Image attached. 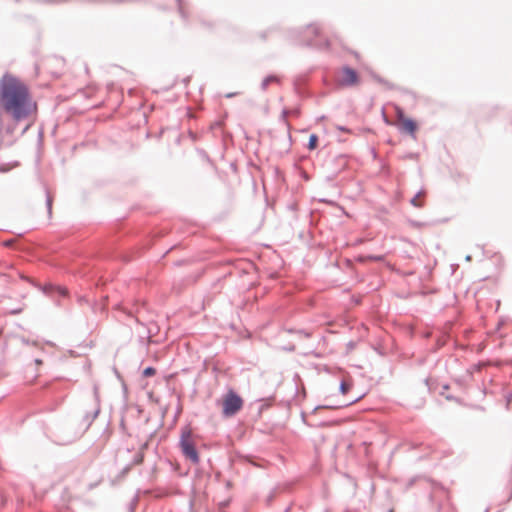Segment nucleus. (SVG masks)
I'll return each instance as SVG.
<instances>
[{
	"mask_svg": "<svg viewBox=\"0 0 512 512\" xmlns=\"http://www.w3.org/2000/svg\"><path fill=\"white\" fill-rule=\"evenodd\" d=\"M0 106L15 121L27 119L37 111L28 86L11 74L0 80Z\"/></svg>",
	"mask_w": 512,
	"mask_h": 512,
	"instance_id": "obj_1",
	"label": "nucleus"
},
{
	"mask_svg": "<svg viewBox=\"0 0 512 512\" xmlns=\"http://www.w3.org/2000/svg\"><path fill=\"white\" fill-rule=\"evenodd\" d=\"M179 445L182 453L187 459H189L193 464L199 463L200 458L196 450V440L189 427H185L181 430Z\"/></svg>",
	"mask_w": 512,
	"mask_h": 512,
	"instance_id": "obj_2",
	"label": "nucleus"
},
{
	"mask_svg": "<svg viewBox=\"0 0 512 512\" xmlns=\"http://www.w3.org/2000/svg\"><path fill=\"white\" fill-rule=\"evenodd\" d=\"M222 414L225 417H232L243 407V399L233 390H229L222 397Z\"/></svg>",
	"mask_w": 512,
	"mask_h": 512,
	"instance_id": "obj_3",
	"label": "nucleus"
},
{
	"mask_svg": "<svg viewBox=\"0 0 512 512\" xmlns=\"http://www.w3.org/2000/svg\"><path fill=\"white\" fill-rule=\"evenodd\" d=\"M395 114L397 119L396 125L398 126L399 130L415 138V134L418 129L417 123L413 119L407 117L403 109L398 106L395 108Z\"/></svg>",
	"mask_w": 512,
	"mask_h": 512,
	"instance_id": "obj_4",
	"label": "nucleus"
},
{
	"mask_svg": "<svg viewBox=\"0 0 512 512\" xmlns=\"http://www.w3.org/2000/svg\"><path fill=\"white\" fill-rule=\"evenodd\" d=\"M359 82V76L354 69L350 67H344L341 70V77L339 79V84L341 86H355L358 85Z\"/></svg>",
	"mask_w": 512,
	"mask_h": 512,
	"instance_id": "obj_5",
	"label": "nucleus"
},
{
	"mask_svg": "<svg viewBox=\"0 0 512 512\" xmlns=\"http://www.w3.org/2000/svg\"><path fill=\"white\" fill-rule=\"evenodd\" d=\"M279 78L277 76L271 75L266 77L262 82L263 89H266L272 83H278Z\"/></svg>",
	"mask_w": 512,
	"mask_h": 512,
	"instance_id": "obj_6",
	"label": "nucleus"
},
{
	"mask_svg": "<svg viewBox=\"0 0 512 512\" xmlns=\"http://www.w3.org/2000/svg\"><path fill=\"white\" fill-rule=\"evenodd\" d=\"M318 145V136L316 134H311L309 137L308 148L310 150H314Z\"/></svg>",
	"mask_w": 512,
	"mask_h": 512,
	"instance_id": "obj_7",
	"label": "nucleus"
},
{
	"mask_svg": "<svg viewBox=\"0 0 512 512\" xmlns=\"http://www.w3.org/2000/svg\"><path fill=\"white\" fill-rule=\"evenodd\" d=\"M411 204L415 207H422L423 206V199L422 195L419 193L415 197L412 198Z\"/></svg>",
	"mask_w": 512,
	"mask_h": 512,
	"instance_id": "obj_8",
	"label": "nucleus"
},
{
	"mask_svg": "<svg viewBox=\"0 0 512 512\" xmlns=\"http://www.w3.org/2000/svg\"><path fill=\"white\" fill-rule=\"evenodd\" d=\"M306 35H315L317 36L319 34V29L315 26H309L305 30Z\"/></svg>",
	"mask_w": 512,
	"mask_h": 512,
	"instance_id": "obj_9",
	"label": "nucleus"
},
{
	"mask_svg": "<svg viewBox=\"0 0 512 512\" xmlns=\"http://www.w3.org/2000/svg\"><path fill=\"white\" fill-rule=\"evenodd\" d=\"M351 389V384L343 381L340 386L342 394H346Z\"/></svg>",
	"mask_w": 512,
	"mask_h": 512,
	"instance_id": "obj_10",
	"label": "nucleus"
},
{
	"mask_svg": "<svg viewBox=\"0 0 512 512\" xmlns=\"http://www.w3.org/2000/svg\"><path fill=\"white\" fill-rule=\"evenodd\" d=\"M156 373V370L153 367H147L143 371V375L145 377L153 376Z\"/></svg>",
	"mask_w": 512,
	"mask_h": 512,
	"instance_id": "obj_11",
	"label": "nucleus"
},
{
	"mask_svg": "<svg viewBox=\"0 0 512 512\" xmlns=\"http://www.w3.org/2000/svg\"><path fill=\"white\" fill-rule=\"evenodd\" d=\"M59 293L65 296L67 294V290L65 288H59Z\"/></svg>",
	"mask_w": 512,
	"mask_h": 512,
	"instance_id": "obj_12",
	"label": "nucleus"
},
{
	"mask_svg": "<svg viewBox=\"0 0 512 512\" xmlns=\"http://www.w3.org/2000/svg\"><path fill=\"white\" fill-rule=\"evenodd\" d=\"M36 364H37V365H40V364H42V361H41V360H39V359H37V360H36Z\"/></svg>",
	"mask_w": 512,
	"mask_h": 512,
	"instance_id": "obj_13",
	"label": "nucleus"
},
{
	"mask_svg": "<svg viewBox=\"0 0 512 512\" xmlns=\"http://www.w3.org/2000/svg\"><path fill=\"white\" fill-rule=\"evenodd\" d=\"M374 259L375 260H381V257H375Z\"/></svg>",
	"mask_w": 512,
	"mask_h": 512,
	"instance_id": "obj_14",
	"label": "nucleus"
},
{
	"mask_svg": "<svg viewBox=\"0 0 512 512\" xmlns=\"http://www.w3.org/2000/svg\"><path fill=\"white\" fill-rule=\"evenodd\" d=\"M510 401H512V398H511V399H509V402H510Z\"/></svg>",
	"mask_w": 512,
	"mask_h": 512,
	"instance_id": "obj_15",
	"label": "nucleus"
}]
</instances>
